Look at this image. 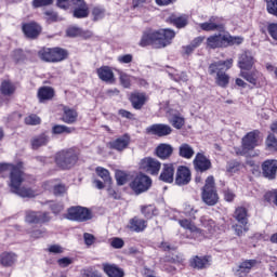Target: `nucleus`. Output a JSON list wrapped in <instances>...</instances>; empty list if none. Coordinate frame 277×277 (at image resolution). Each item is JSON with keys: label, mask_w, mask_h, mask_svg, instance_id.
<instances>
[{"label": "nucleus", "mask_w": 277, "mask_h": 277, "mask_svg": "<svg viewBox=\"0 0 277 277\" xmlns=\"http://www.w3.org/2000/svg\"><path fill=\"white\" fill-rule=\"evenodd\" d=\"M176 32L170 28L153 30L147 29L143 32L140 41V47H153V49H166L169 44H172V40Z\"/></svg>", "instance_id": "f257e3e1"}, {"label": "nucleus", "mask_w": 277, "mask_h": 277, "mask_svg": "<svg viewBox=\"0 0 277 277\" xmlns=\"http://www.w3.org/2000/svg\"><path fill=\"white\" fill-rule=\"evenodd\" d=\"M233 68V58L227 61H217L209 65L208 72L212 77L215 76V83L220 88H228V83H230V76L226 74V70Z\"/></svg>", "instance_id": "f03ea898"}, {"label": "nucleus", "mask_w": 277, "mask_h": 277, "mask_svg": "<svg viewBox=\"0 0 277 277\" xmlns=\"http://www.w3.org/2000/svg\"><path fill=\"white\" fill-rule=\"evenodd\" d=\"M79 149L76 147L60 150L55 155V163L60 170H72L79 161Z\"/></svg>", "instance_id": "7ed1b4c3"}, {"label": "nucleus", "mask_w": 277, "mask_h": 277, "mask_svg": "<svg viewBox=\"0 0 277 277\" xmlns=\"http://www.w3.org/2000/svg\"><path fill=\"white\" fill-rule=\"evenodd\" d=\"M201 200L208 207H215V203L220 200L217 196V189L215 188V179L210 175L206 180V184L202 187Z\"/></svg>", "instance_id": "20e7f679"}, {"label": "nucleus", "mask_w": 277, "mask_h": 277, "mask_svg": "<svg viewBox=\"0 0 277 277\" xmlns=\"http://www.w3.org/2000/svg\"><path fill=\"white\" fill-rule=\"evenodd\" d=\"M8 174H10V187H16V185L21 183V177L24 176V173L18 166L9 162H1L0 175L5 179Z\"/></svg>", "instance_id": "39448f33"}, {"label": "nucleus", "mask_w": 277, "mask_h": 277, "mask_svg": "<svg viewBox=\"0 0 277 277\" xmlns=\"http://www.w3.org/2000/svg\"><path fill=\"white\" fill-rule=\"evenodd\" d=\"M153 185V180L144 173L137 174L134 180L130 183L131 189L134 190V194L140 195L144 192H148Z\"/></svg>", "instance_id": "423d86ee"}, {"label": "nucleus", "mask_w": 277, "mask_h": 277, "mask_svg": "<svg viewBox=\"0 0 277 277\" xmlns=\"http://www.w3.org/2000/svg\"><path fill=\"white\" fill-rule=\"evenodd\" d=\"M67 220L74 222H88V220H92V211L81 206L71 207L68 209Z\"/></svg>", "instance_id": "0eeeda50"}, {"label": "nucleus", "mask_w": 277, "mask_h": 277, "mask_svg": "<svg viewBox=\"0 0 277 277\" xmlns=\"http://www.w3.org/2000/svg\"><path fill=\"white\" fill-rule=\"evenodd\" d=\"M141 170H144L147 174L157 176L161 170V162L156 158L146 157L141 161Z\"/></svg>", "instance_id": "6e6552de"}, {"label": "nucleus", "mask_w": 277, "mask_h": 277, "mask_svg": "<svg viewBox=\"0 0 277 277\" xmlns=\"http://www.w3.org/2000/svg\"><path fill=\"white\" fill-rule=\"evenodd\" d=\"M202 31H224V18L211 16L208 22L199 24Z\"/></svg>", "instance_id": "1a4fd4ad"}, {"label": "nucleus", "mask_w": 277, "mask_h": 277, "mask_svg": "<svg viewBox=\"0 0 277 277\" xmlns=\"http://www.w3.org/2000/svg\"><path fill=\"white\" fill-rule=\"evenodd\" d=\"M25 221L28 224H47V222H51V216L49 212H36L28 210L26 211Z\"/></svg>", "instance_id": "9d476101"}, {"label": "nucleus", "mask_w": 277, "mask_h": 277, "mask_svg": "<svg viewBox=\"0 0 277 277\" xmlns=\"http://www.w3.org/2000/svg\"><path fill=\"white\" fill-rule=\"evenodd\" d=\"M131 144V136L129 134H123L110 142H108V148L110 150H117V153H123V150H127L129 148V145Z\"/></svg>", "instance_id": "9b49d317"}, {"label": "nucleus", "mask_w": 277, "mask_h": 277, "mask_svg": "<svg viewBox=\"0 0 277 277\" xmlns=\"http://www.w3.org/2000/svg\"><path fill=\"white\" fill-rule=\"evenodd\" d=\"M148 135H157L158 137H166L172 134V127L163 123H155L146 128Z\"/></svg>", "instance_id": "f8f14e48"}, {"label": "nucleus", "mask_w": 277, "mask_h": 277, "mask_svg": "<svg viewBox=\"0 0 277 277\" xmlns=\"http://www.w3.org/2000/svg\"><path fill=\"white\" fill-rule=\"evenodd\" d=\"M261 135V131L253 130L247 133L242 138V148L243 150H254L256 146H259V137Z\"/></svg>", "instance_id": "ddd939ff"}, {"label": "nucleus", "mask_w": 277, "mask_h": 277, "mask_svg": "<svg viewBox=\"0 0 277 277\" xmlns=\"http://www.w3.org/2000/svg\"><path fill=\"white\" fill-rule=\"evenodd\" d=\"M74 18H88L90 16V6L85 3V0H74Z\"/></svg>", "instance_id": "4468645a"}, {"label": "nucleus", "mask_w": 277, "mask_h": 277, "mask_svg": "<svg viewBox=\"0 0 277 277\" xmlns=\"http://www.w3.org/2000/svg\"><path fill=\"white\" fill-rule=\"evenodd\" d=\"M256 60H254V54L247 50L242 54H240L238 58V66L241 70H252V66H254Z\"/></svg>", "instance_id": "2eb2a0df"}, {"label": "nucleus", "mask_w": 277, "mask_h": 277, "mask_svg": "<svg viewBox=\"0 0 277 277\" xmlns=\"http://www.w3.org/2000/svg\"><path fill=\"white\" fill-rule=\"evenodd\" d=\"M192 182V171L185 166H180L175 174V185H189Z\"/></svg>", "instance_id": "dca6fc26"}, {"label": "nucleus", "mask_w": 277, "mask_h": 277, "mask_svg": "<svg viewBox=\"0 0 277 277\" xmlns=\"http://www.w3.org/2000/svg\"><path fill=\"white\" fill-rule=\"evenodd\" d=\"M179 224L180 226H182V228H185L186 230H190V233H193V237H195L196 239H205L207 237L205 229H200L196 227V225H194V223H192L187 219L180 220Z\"/></svg>", "instance_id": "f3484780"}, {"label": "nucleus", "mask_w": 277, "mask_h": 277, "mask_svg": "<svg viewBox=\"0 0 277 277\" xmlns=\"http://www.w3.org/2000/svg\"><path fill=\"white\" fill-rule=\"evenodd\" d=\"M24 35L30 40H36L42 34V27L36 22L26 23L22 26Z\"/></svg>", "instance_id": "a211bd4d"}, {"label": "nucleus", "mask_w": 277, "mask_h": 277, "mask_svg": "<svg viewBox=\"0 0 277 277\" xmlns=\"http://www.w3.org/2000/svg\"><path fill=\"white\" fill-rule=\"evenodd\" d=\"M194 167L197 172H207L211 170V160L202 153H198L194 159Z\"/></svg>", "instance_id": "6ab92c4d"}, {"label": "nucleus", "mask_w": 277, "mask_h": 277, "mask_svg": "<svg viewBox=\"0 0 277 277\" xmlns=\"http://www.w3.org/2000/svg\"><path fill=\"white\" fill-rule=\"evenodd\" d=\"M207 49H222L226 47V35L217 34L207 38Z\"/></svg>", "instance_id": "aec40b11"}, {"label": "nucleus", "mask_w": 277, "mask_h": 277, "mask_svg": "<svg viewBox=\"0 0 277 277\" xmlns=\"http://www.w3.org/2000/svg\"><path fill=\"white\" fill-rule=\"evenodd\" d=\"M277 172V160H266L262 163V174L265 179L274 181Z\"/></svg>", "instance_id": "412c9836"}, {"label": "nucleus", "mask_w": 277, "mask_h": 277, "mask_svg": "<svg viewBox=\"0 0 277 277\" xmlns=\"http://www.w3.org/2000/svg\"><path fill=\"white\" fill-rule=\"evenodd\" d=\"M23 181H25V176L22 175L19 183L16 186H11V192L13 194H17V196H21L22 198H34L36 196V192L31 188H21V185H23Z\"/></svg>", "instance_id": "4be33fe9"}, {"label": "nucleus", "mask_w": 277, "mask_h": 277, "mask_svg": "<svg viewBox=\"0 0 277 277\" xmlns=\"http://www.w3.org/2000/svg\"><path fill=\"white\" fill-rule=\"evenodd\" d=\"M172 153H174V147L166 143L159 144L155 150V155L162 160H166L169 157H172Z\"/></svg>", "instance_id": "5701e85b"}, {"label": "nucleus", "mask_w": 277, "mask_h": 277, "mask_svg": "<svg viewBox=\"0 0 277 277\" xmlns=\"http://www.w3.org/2000/svg\"><path fill=\"white\" fill-rule=\"evenodd\" d=\"M159 180L163 183H174V164L164 163Z\"/></svg>", "instance_id": "b1692460"}, {"label": "nucleus", "mask_w": 277, "mask_h": 277, "mask_svg": "<svg viewBox=\"0 0 277 277\" xmlns=\"http://www.w3.org/2000/svg\"><path fill=\"white\" fill-rule=\"evenodd\" d=\"M146 101H148V96H146V93L136 92L130 95V102L133 109H142V107L146 105Z\"/></svg>", "instance_id": "393cba45"}, {"label": "nucleus", "mask_w": 277, "mask_h": 277, "mask_svg": "<svg viewBox=\"0 0 277 277\" xmlns=\"http://www.w3.org/2000/svg\"><path fill=\"white\" fill-rule=\"evenodd\" d=\"M146 221L144 219H140L137 216H134L130 220L128 228L132 233H143V230H146Z\"/></svg>", "instance_id": "a878e982"}, {"label": "nucleus", "mask_w": 277, "mask_h": 277, "mask_svg": "<svg viewBox=\"0 0 277 277\" xmlns=\"http://www.w3.org/2000/svg\"><path fill=\"white\" fill-rule=\"evenodd\" d=\"M49 134L47 133H41L37 136H34L30 140V146L32 148V150H38V148H42V146H47V144H49Z\"/></svg>", "instance_id": "bb28decb"}, {"label": "nucleus", "mask_w": 277, "mask_h": 277, "mask_svg": "<svg viewBox=\"0 0 277 277\" xmlns=\"http://www.w3.org/2000/svg\"><path fill=\"white\" fill-rule=\"evenodd\" d=\"M258 264H259V261L256 260H247L242 262L239 265V268L236 271V276L243 277L247 274H250V269H252V267H256Z\"/></svg>", "instance_id": "cd10ccee"}, {"label": "nucleus", "mask_w": 277, "mask_h": 277, "mask_svg": "<svg viewBox=\"0 0 277 277\" xmlns=\"http://www.w3.org/2000/svg\"><path fill=\"white\" fill-rule=\"evenodd\" d=\"M97 77L106 83H114V71L109 66H103L97 69Z\"/></svg>", "instance_id": "c85d7f7f"}, {"label": "nucleus", "mask_w": 277, "mask_h": 277, "mask_svg": "<svg viewBox=\"0 0 277 277\" xmlns=\"http://www.w3.org/2000/svg\"><path fill=\"white\" fill-rule=\"evenodd\" d=\"M211 262V256H194L190 260V267L195 269H205V267H209V263Z\"/></svg>", "instance_id": "c756f323"}, {"label": "nucleus", "mask_w": 277, "mask_h": 277, "mask_svg": "<svg viewBox=\"0 0 277 277\" xmlns=\"http://www.w3.org/2000/svg\"><path fill=\"white\" fill-rule=\"evenodd\" d=\"M18 256L14 252H3L0 254V265L2 267H12L16 263Z\"/></svg>", "instance_id": "7c9ffc66"}, {"label": "nucleus", "mask_w": 277, "mask_h": 277, "mask_svg": "<svg viewBox=\"0 0 277 277\" xmlns=\"http://www.w3.org/2000/svg\"><path fill=\"white\" fill-rule=\"evenodd\" d=\"M240 77L251 83V85H259V77H261V72H259V70H242Z\"/></svg>", "instance_id": "2f4dec72"}, {"label": "nucleus", "mask_w": 277, "mask_h": 277, "mask_svg": "<svg viewBox=\"0 0 277 277\" xmlns=\"http://www.w3.org/2000/svg\"><path fill=\"white\" fill-rule=\"evenodd\" d=\"M55 96V90L51 87H41L38 90V98L40 103H44V101H51Z\"/></svg>", "instance_id": "473e14b6"}, {"label": "nucleus", "mask_w": 277, "mask_h": 277, "mask_svg": "<svg viewBox=\"0 0 277 277\" xmlns=\"http://www.w3.org/2000/svg\"><path fill=\"white\" fill-rule=\"evenodd\" d=\"M234 217L242 226H248V209L245 207H238L234 213Z\"/></svg>", "instance_id": "72a5a7b5"}, {"label": "nucleus", "mask_w": 277, "mask_h": 277, "mask_svg": "<svg viewBox=\"0 0 277 277\" xmlns=\"http://www.w3.org/2000/svg\"><path fill=\"white\" fill-rule=\"evenodd\" d=\"M170 21L175 27H177V29H183L184 27H187L189 17L187 15L176 16L173 14L170 16Z\"/></svg>", "instance_id": "f704fd0d"}, {"label": "nucleus", "mask_w": 277, "mask_h": 277, "mask_svg": "<svg viewBox=\"0 0 277 277\" xmlns=\"http://www.w3.org/2000/svg\"><path fill=\"white\" fill-rule=\"evenodd\" d=\"M104 272L109 277H124V272L116 265L104 264Z\"/></svg>", "instance_id": "c9c22d12"}, {"label": "nucleus", "mask_w": 277, "mask_h": 277, "mask_svg": "<svg viewBox=\"0 0 277 277\" xmlns=\"http://www.w3.org/2000/svg\"><path fill=\"white\" fill-rule=\"evenodd\" d=\"M179 155H180V157H183V159H192V157H194V155H195V151H194V148L189 144L183 143L180 146Z\"/></svg>", "instance_id": "e433bc0d"}, {"label": "nucleus", "mask_w": 277, "mask_h": 277, "mask_svg": "<svg viewBox=\"0 0 277 277\" xmlns=\"http://www.w3.org/2000/svg\"><path fill=\"white\" fill-rule=\"evenodd\" d=\"M77 110L65 108L63 115V122H66V124H74V122H77Z\"/></svg>", "instance_id": "4c0bfd02"}, {"label": "nucleus", "mask_w": 277, "mask_h": 277, "mask_svg": "<svg viewBox=\"0 0 277 277\" xmlns=\"http://www.w3.org/2000/svg\"><path fill=\"white\" fill-rule=\"evenodd\" d=\"M53 135H70V133H75V128H70L67 126L56 124L52 128Z\"/></svg>", "instance_id": "58836bf2"}, {"label": "nucleus", "mask_w": 277, "mask_h": 277, "mask_svg": "<svg viewBox=\"0 0 277 277\" xmlns=\"http://www.w3.org/2000/svg\"><path fill=\"white\" fill-rule=\"evenodd\" d=\"M0 92L3 96H12L16 92V87L12 82L4 80L0 85Z\"/></svg>", "instance_id": "ea45409f"}, {"label": "nucleus", "mask_w": 277, "mask_h": 277, "mask_svg": "<svg viewBox=\"0 0 277 277\" xmlns=\"http://www.w3.org/2000/svg\"><path fill=\"white\" fill-rule=\"evenodd\" d=\"M68 57V52L62 48H53V63L64 62Z\"/></svg>", "instance_id": "a19ab883"}, {"label": "nucleus", "mask_w": 277, "mask_h": 277, "mask_svg": "<svg viewBox=\"0 0 277 277\" xmlns=\"http://www.w3.org/2000/svg\"><path fill=\"white\" fill-rule=\"evenodd\" d=\"M40 60L43 62H52L53 63V49L43 48L38 52Z\"/></svg>", "instance_id": "79ce46f5"}, {"label": "nucleus", "mask_w": 277, "mask_h": 277, "mask_svg": "<svg viewBox=\"0 0 277 277\" xmlns=\"http://www.w3.org/2000/svg\"><path fill=\"white\" fill-rule=\"evenodd\" d=\"M95 172H96L97 176L103 179V181L105 183L111 184V175H109V170L102 168V167H97L95 169Z\"/></svg>", "instance_id": "37998d69"}, {"label": "nucleus", "mask_w": 277, "mask_h": 277, "mask_svg": "<svg viewBox=\"0 0 277 277\" xmlns=\"http://www.w3.org/2000/svg\"><path fill=\"white\" fill-rule=\"evenodd\" d=\"M170 123L172 127H174V129H183V127H185V118L179 115H173L170 119Z\"/></svg>", "instance_id": "c03bdc74"}, {"label": "nucleus", "mask_w": 277, "mask_h": 277, "mask_svg": "<svg viewBox=\"0 0 277 277\" xmlns=\"http://www.w3.org/2000/svg\"><path fill=\"white\" fill-rule=\"evenodd\" d=\"M93 16V21H102V18H105V8L103 6H94L91 12Z\"/></svg>", "instance_id": "a18cd8bd"}, {"label": "nucleus", "mask_w": 277, "mask_h": 277, "mask_svg": "<svg viewBox=\"0 0 277 277\" xmlns=\"http://www.w3.org/2000/svg\"><path fill=\"white\" fill-rule=\"evenodd\" d=\"M243 42V38L241 37H233L229 35H225V47L239 45Z\"/></svg>", "instance_id": "49530a36"}, {"label": "nucleus", "mask_w": 277, "mask_h": 277, "mask_svg": "<svg viewBox=\"0 0 277 277\" xmlns=\"http://www.w3.org/2000/svg\"><path fill=\"white\" fill-rule=\"evenodd\" d=\"M115 177L117 181V185H126V183L129 179V175L124 171L118 170L115 173Z\"/></svg>", "instance_id": "de8ad7c7"}, {"label": "nucleus", "mask_w": 277, "mask_h": 277, "mask_svg": "<svg viewBox=\"0 0 277 277\" xmlns=\"http://www.w3.org/2000/svg\"><path fill=\"white\" fill-rule=\"evenodd\" d=\"M119 81L123 88H131V76L120 72Z\"/></svg>", "instance_id": "09e8293b"}, {"label": "nucleus", "mask_w": 277, "mask_h": 277, "mask_svg": "<svg viewBox=\"0 0 277 277\" xmlns=\"http://www.w3.org/2000/svg\"><path fill=\"white\" fill-rule=\"evenodd\" d=\"M143 215L147 217V220H150L153 215H155V206H143L141 209Z\"/></svg>", "instance_id": "8fccbe9b"}, {"label": "nucleus", "mask_w": 277, "mask_h": 277, "mask_svg": "<svg viewBox=\"0 0 277 277\" xmlns=\"http://www.w3.org/2000/svg\"><path fill=\"white\" fill-rule=\"evenodd\" d=\"M266 10L268 14H273V16H277V0L267 1Z\"/></svg>", "instance_id": "3c124183"}, {"label": "nucleus", "mask_w": 277, "mask_h": 277, "mask_svg": "<svg viewBox=\"0 0 277 277\" xmlns=\"http://www.w3.org/2000/svg\"><path fill=\"white\" fill-rule=\"evenodd\" d=\"M266 146H267V148H271V150H276L277 140L274 134H268V136L266 138Z\"/></svg>", "instance_id": "603ef678"}, {"label": "nucleus", "mask_w": 277, "mask_h": 277, "mask_svg": "<svg viewBox=\"0 0 277 277\" xmlns=\"http://www.w3.org/2000/svg\"><path fill=\"white\" fill-rule=\"evenodd\" d=\"M67 36L69 38H77V36H83V30L79 27H70L67 29Z\"/></svg>", "instance_id": "864d4df0"}, {"label": "nucleus", "mask_w": 277, "mask_h": 277, "mask_svg": "<svg viewBox=\"0 0 277 277\" xmlns=\"http://www.w3.org/2000/svg\"><path fill=\"white\" fill-rule=\"evenodd\" d=\"M26 124H30L35 127L36 124H40V117L38 115H30L25 118Z\"/></svg>", "instance_id": "5fc2aeb1"}, {"label": "nucleus", "mask_w": 277, "mask_h": 277, "mask_svg": "<svg viewBox=\"0 0 277 277\" xmlns=\"http://www.w3.org/2000/svg\"><path fill=\"white\" fill-rule=\"evenodd\" d=\"M66 185L65 184H56L53 188L54 196H62L66 194Z\"/></svg>", "instance_id": "6e6d98bb"}, {"label": "nucleus", "mask_w": 277, "mask_h": 277, "mask_svg": "<svg viewBox=\"0 0 277 277\" xmlns=\"http://www.w3.org/2000/svg\"><path fill=\"white\" fill-rule=\"evenodd\" d=\"M34 8H44L47 5H53V0H34Z\"/></svg>", "instance_id": "4d7b16f0"}, {"label": "nucleus", "mask_w": 277, "mask_h": 277, "mask_svg": "<svg viewBox=\"0 0 277 277\" xmlns=\"http://www.w3.org/2000/svg\"><path fill=\"white\" fill-rule=\"evenodd\" d=\"M234 230H235V234L238 236V237H241L243 235V233H248V226L247 225H234Z\"/></svg>", "instance_id": "13d9d810"}, {"label": "nucleus", "mask_w": 277, "mask_h": 277, "mask_svg": "<svg viewBox=\"0 0 277 277\" xmlns=\"http://www.w3.org/2000/svg\"><path fill=\"white\" fill-rule=\"evenodd\" d=\"M83 239H84L85 246H93V243H95V241H96V237H94V235H92L90 233H84Z\"/></svg>", "instance_id": "bf43d9fd"}, {"label": "nucleus", "mask_w": 277, "mask_h": 277, "mask_svg": "<svg viewBox=\"0 0 277 277\" xmlns=\"http://www.w3.org/2000/svg\"><path fill=\"white\" fill-rule=\"evenodd\" d=\"M75 0H57L56 5L61 8V10H68L70 8V3H74Z\"/></svg>", "instance_id": "052dcab7"}, {"label": "nucleus", "mask_w": 277, "mask_h": 277, "mask_svg": "<svg viewBox=\"0 0 277 277\" xmlns=\"http://www.w3.org/2000/svg\"><path fill=\"white\" fill-rule=\"evenodd\" d=\"M50 209H51L52 213L57 215V213H62V211H64V206H62L61 203H57V202H52L50 205Z\"/></svg>", "instance_id": "680f3d73"}, {"label": "nucleus", "mask_w": 277, "mask_h": 277, "mask_svg": "<svg viewBox=\"0 0 277 277\" xmlns=\"http://www.w3.org/2000/svg\"><path fill=\"white\" fill-rule=\"evenodd\" d=\"M110 246L116 249L124 248V240L122 238H113Z\"/></svg>", "instance_id": "e2e57ef3"}, {"label": "nucleus", "mask_w": 277, "mask_h": 277, "mask_svg": "<svg viewBox=\"0 0 277 277\" xmlns=\"http://www.w3.org/2000/svg\"><path fill=\"white\" fill-rule=\"evenodd\" d=\"M239 170V162L232 161L227 164V172H230L232 174L237 172Z\"/></svg>", "instance_id": "0e129e2a"}, {"label": "nucleus", "mask_w": 277, "mask_h": 277, "mask_svg": "<svg viewBox=\"0 0 277 277\" xmlns=\"http://www.w3.org/2000/svg\"><path fill=\"white\" fill-rule=\"evenodd\" d=\"M60 267H68V265H72V259L70 258H63L57 261Z\"/></svg>", "instance_id": "69168bd1"}, {"label": "nucleus", "mask_w": 277, "mask_h": 277, "mask_svg": "<svg viewBox=\"0 0 277 277\" xmlns=\"http://www.w3.org/2000/svg\"><path fill=\"white\" fill-rule=\"evenodd\" d=\"M82 277H101V274L94 269H84L82 272Z\"/></svg>", "instance_id": "338daca9"}, {"label": "nucleus", "mask_w": 277, "mask_h": 277, "mask_svg": "<svg viewBox=\"0 0 277 277\" xmlns=\"http://www.w3.org/2000/svg\"><path fill=\"white\" fill-rule=\"evenodd\" d=\"M271 198H273V202L277 207V189L271 193H266L265 199L271 200Z\"/></svg>", "instance_id": "774afa93"}]
</instances>
